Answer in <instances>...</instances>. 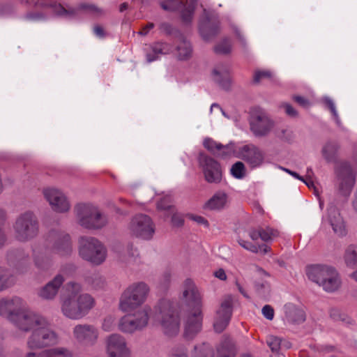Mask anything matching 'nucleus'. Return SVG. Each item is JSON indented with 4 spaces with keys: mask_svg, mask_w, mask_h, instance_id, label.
I'll list each match as a JSON object with an SVG mask.
<instances>
[{
    "mask_svg": "<svg viewBox=\"0 0 357 357\" xmlns=\"http://www.w3.org/2000/svg\"><path fill=\"white\" fill-rule=\"evenodd\" d=\"M183 299L190 308L184 318L183 335L187 340H192L202 330L203 316L200 294L190 279L183 283Z\"/></svg>",
    "mask_w": 357,
    "mask_h": 357,
    "instance_id": "f257e3e1",
    "label": "nucleus"
},
{
    "mask_svg": "<svg viewBox=\"0 0 357 357\" xmlns=\"http://www.w3.org/2000/svg\"><path fill=\"white\" fill-rule=\"evenodd\" d=\"M67 291L61 305L62 313L70 319L83 318L94 307V298L89 294H81L82 286L76 282L68 283Z\"/></svg>",
    "mask_w": 357,
    "mask_h": 357,
    "instance_id": "f03ea898",
    "label": "nucleus"
},
{
    "mask_svg": "<svg viewBox=\"0 0 357 357\" xmlns=\"http://www.w3.org/2000/svg\"><path fill=\"white\" fill-rule=\"evenodd\" d=\"M28 328L21 329L23 331L33 330L28 340V347L31 349L50 347L58 343L56 333L49 328L48 321L43 317L36 313L27 321Z\"/></svg>",
    "mask_w": 357,
    "mask_h": 357,
    "instance_id": "7ed1b4c3",
    "label": "nucleus"
},
{
    "mask_svg": "<svg viewBox=\"0 0 357 357\" xmlns=\"http://www.w3.org/2000/svg\"><path fill=\"white\" fill-rule=\"evenodd\" d=\"M34 312L26 307V303L20 297L0 299V315L6 317L19 329H27V321Z\"/></svg>",
    "mask_w": 357,
    "mask_h": 357,
    "instance_id": "20e7f679",
    "label": "nucleus"
},
{
    "mask_svg": "<svg viewBox=\"0 0 357 357\" xmlns=\"http://www.w3.org/2000/svg\"><path fill=\"white\" fill-rule=\"evenodd\" d=\"M155 319L162 328L163 333L169 337L176 335L180 329V318L175 304L162 299L155 307Z\"/></svg>",
    "mask_w": 357,
    "mask_h": 357,
    "instance_id": "39448f33",
    "label": "nucleus"
},
{
    "mask_svg": "<svg viewBox=\"0 0 357 357\" xmlns=\"http://www.w3.org/2000/svg\"><path fill=\"white\" fill-rule=\"evenodd\" d=\"M75 211L79 224L86 229L98 230L109 223L108 215L92 204H78Z\"/></svg>",
    "mask_w": 357,
    "mask_h": 357,
    "instance_id": "423d86ee",
    "label": "nucleus"
},
{
    "mask_svg": "<svg viewBox=\"0 0 357 357\" xmlns=\"http://www.w3.org/2000/svg\"><path fill=\"white\" fill-rule=\"evenodd\" d=\"M149 288L144 282H135L128 287L120 298L119 308L128 312L140 306L146 300Z\"/></svg>",
    "mask_w": 357,
    "mask_h": 357,
    "instance_id": "0eeeda50",
    "label": "nucleus"
},
{
    "mask_svg": "<svg viewBox=\"0 0 357 357\" xmlns=\"http://www.w3.org/2000/svg\"><path fill=\"white\" fill-rule=\"evenodd\" d=\"M15 238L20 242H27L36 238L39 233V222L31 211L20 215L13 225Z\"/></svg>",
    "mask_w": 357,
    "mask_h": 357,
    "instance_id": "6e6552de",
    "label": "nucleus"
},
{
    "mask_svg": "<svg viewBox=\"0 0 357 357\" xmlns=\"http://www.w3.org/2000/svg\"><path fill=\"white\" fill-rule=\"evenodd\" d=\"M79 254L83 259L99 265L105 260L107 251L103 244L97 238L82 236L79 239Z\"/></svg>",
    "mask_w": 357,
    "mask_h": 357,
    "instance_id": "1a4fd4ad",
    "label": "nucleus"
},
{
    "mask_svg": "<svg viewBox=\"0 0 357 357\" xmlns=\"http://www.w3.org/2000/svg\"><path fill=\"white\" fill-rule=\"evenodd\" d=\"M149 311V307H144L135 313L122 317L118 324L119 331L129 334L142 331L148 325Z\"/></svg>",
    "mask_w": 357,
    "mask_h": 357,
    "instance_id": "9d476101",
    "label": "nucleus"
},
{
    "mask_svg": "<svg viewBox=\"0 0 357 357\" xmlns=\"http://www.w3.org/2000/svg\"><path fill=\"white\" fill-rule=\"evenodd\" d=\"M335 173L339 192L344 197L349 196L356 182V172L351 164L347 161L339 162L335 168Z\"/></svg>",
    "mask_w": 357,
    "mask_h": 357,
    "instance_id": "9b49d317",
    "label": "nucleus"
},
{
    "mask_svg": "<svg viewBox=\"0 0 357 357\" xmlns=\"http://www.w3.org/2000/svg\"><path fill=\"white\" fill-rule=\"evenodd\" d=\"M199 167L204 179L209 183H219L222 178V169L220 164L214 158L200 153L198 157Z\"/></svg>",
    "mask_w": 357,
    "mask_h": 357,
    "instance_id": "f8f14e48",
    "label": "nucleus"
},
{
    "mask_svg": "<svg viewBox=\"0 0 357 357\" xmlns=\"http://www.w3.org/2000/svg\"><path fill=\"white\" fill-rule=\"evenodd\" d=\"M47 241L51 245L52 251L59 255H69L72 252L70 236L65 231L52 230Z\"/></svg>",
    "mask_w": 357,
    "mask_h": 357,
    "instance_id": "ddd939ff",
    "label": "nucleus"
},
{
    "mask_svg": "<svg viewBox=\"0 0 357 357\" xmlns=\"http://www.w3.org/2000/svg\"><path fill=\"white\" fill-rule=\"evenodd\" d=\"M130 230L134 236L146 240L151 238L155 231L151 219L144 214H137L132 219Z\"/></svg>",
    "mask_w": 357,
    "mask_h": 357,
    "instance_id": "4468645a",
    "label": "nucleus"
},
{
    "mask_svg": "<svg viewBox=\"0 0 357 357\" xmlns=\"http://www.w3.org/2000/svg\"><path fill=\"white\" fill-rule=\"evenodd\" d=\"M250 130L255 137L267 136L274 127V122L263 112L253 113L250 119Z\"/></svg>",
    "mask_w": 357,
    "mask_h": 357,
    "instance_id": "2eb2a0df",
    "label": "nucleus"
},
{
    "mask_svg": "<svg viewBox=\"0 0 357 357\" xmlns=\"http://www.w3.org/2000/svg\"><path fill=\"white\" fill-rule=\"evenodd\" d=\"M43 195L52 209L57 213H66L70 208V204L63 192L55 188H47Z\"/></svg>",
    "mask_w": 357,
    "mask_h": 357,
    "instance_id": "dca6fc26",
    "label": "nucleus"
},
{
    "mask_svg": "<svg viewBox=\"0 0 357 357\" xmlns=\"http://www.w3.org/2000/svg\"><path fill=\"white\" fill-rule=\"evenodd\" d=\"M238 157L244 160L251 168L261 166L264 160V152L252 144L239 148Z\"/></svg>",
    "mask_w": 357,
    "mask_h": 357,
    "instance_id": "f3484780",
    "label": "nucleus"
},
{
    "mask_svg": "<svg viewBox=\"0 0 357 357\" xmlns=\"http://www.w3.org/2000/svg\"><path fill=\"white\" fill-rule=\"evenodd\" d=\"M231 315L232 299L230 296H227L222 301L220 308L217 310L213 323L215 332L220 333L226 328L230 321Z\"/></svg>",
    "mask_w": 357,
    "mask_h": 357,
    "instance_id": "a211bd4d",
    "label": "nucleus"
},
{
    "mask_svg": "<svg viewBox=\"0 0 357 357\" xmlns=\"http://www.w3.org/2000/svg\"><path fill=\"white\" fill-rule=\"evenodd\" d=\"M109 357H130V351L125 338L119 334H112L107 340Z\"/></svg>",
    "mask_w": 357,
    "mask_h": 357,
    "instance_id": "6ab92c4d",
    "label": "nucleus"
},
{
    "mask_svg": "<svg viewBox=\"0 0 357 357\" xmlns=\"http://www.w3.org/2000/svg\"><path fill=\"white\" fill-rule=\"evenodd\" d=\"M73 336L76 340L84 345H93L98 337V331L93 325L77 324L73 328Z\"/></svg>",
    "mask_w": 357,
    "mask_h": 357,
    "instance_id": "aec40b11",
    "label": "nucleus"
},
{
    "mask_svg": "<svg viewBox=\"0 0 357 357\" xmlns=\"http://www.w3.org/2000/svg\"><path fill=\"white\" fill-rule=\"evenodd\" d=\"M7 259L9 264L20 273H26L31 265L29 253L22 249L9 251Z\"/></svg>",
    "mask_w": 357,
    "mask_h": 357,
    "instance_id": "412c9836",
    "label": "nucleus"
},
{
    "mask_svg": "<svg viewBox=\"0 0 357 357\" xmlns=\"http://www.w3.org/2000/svg\"><path fill=\"white\" fill-rule=\"evenodd\" d=\"M199 31L205 40L215 37L220 31V21L218 16L206 14L204 19L200 22Z\"/></svg>",
    "mask_w": 357,
    "mask_h": 357,
    "instance_id": "4be33fe9",
    "label": "nucleus"
},
{
    "mask_svg": "<svg viewBox=\"0 0 357 357\" xmlns=\"http://www.w3.org/2000/svg\"><path fill=\"white\" fill-rule=\"evenodd\" d=\"M333 268V266L326 264H312L306 266L305 273L310 280L321 286Z\"/></svg>",
    "mask_w": 357,
    "mask_h": 357,
    "instance_id": "5701e85b",
    "label": "nucleus"
},
{
    "mask_svg": "<svg viewBox=\"0 0 357 357\" xmlns=\"http://www.w3.org/2000/svg\"><path fill=\"white\" fill-rule=\"evenodd\" d=\"M178 38L174 40L175 55L179 61H188L191 59L193 48L191 43L181 32H177Z\"/></svg>",
    "mask_w": 357,
    "mask_h": 357,
    "instance_id": "b1692460",
    "label": "nucleus"
},
{
    "mask_svg": "<svg viewBox=\"0 0 357 357\" xmlns=\"http://www.w3.org/2000/svg\"><path fill=\"white\" fill-rule=\"evenodd\" d=\"M327 220L331 226L334 233L339 236L347 234L344 222L339 211L335 206H331L327 208Z\"/></svg>",
    "mask_w": 357,
    "mask_h": 357,
    "instance_id": "393cba45",
    "label": "nucleus"
},
{
    "mask_svg": "<svg viewBox=\"0 0 357 357\" xmlns=\"http://www.w3.org/2000/svg\"><path fill=\"white\" fill-rule=\"evenodd\" d=\"M65 279L61 274L56 275L52 280L43 287L38 292L40 298L45 300L53 299L57 294Z\"/></svg>",
    "mask_w": 357,
    "mask_h": 357,
    "instance_id": "a878e982",
    "label": "nucleus"
},
{
    "mask_svg": "<svg viewBox=\"0 0 357 357\" xmlns=\"http://www.w3.org/2000/svg\"><path fill=\"white\" fill-rule=\"evenodd\" d=\"M284 320L291 324H301L305 320V312L296 305L289 303L284 305Z\"/></svg>",
    "mask_w": 357,
    "mask_h": 357,
    "instance_id": "bb28decb",
    "label": "nucleus"
},
{
    "mask_svg": "<svg viewBox=\"0 0 357 357\" xmlns=\"http://www.w3.org/2000/svg\"><path fill=\"white\" fill-rule=\"evenodd\" d=\"M172 50V46L167 43H155L151 46V52L146 54L147 61H154L158 59L159 55L169 54Z\"/></svg>",
    "mask_w": 357,
    "mask_h": 357,
    "instance_id": "cd10ccee",
    "label": "nucleus"
},
{
    "mask_svg": "<svg viewBox=\"0 0 357 357\" xmlns=\"http://www.w3.org/2000/svg\"><path fill=\"white\" fill-rule=\"evenodd\" d=\"M33 258L35 266L42 272L47 271L53 264V260L49 255L33 251Z\"/></svg>",
    "mask_w": 357,
    "mask_h": 357,
    "instance_id": "c85d7f7f",
    "label": "nucleus"
},
{
    "mask_svg": "<svg viewBox=\"0 0 357 357\" xmlns=\"http://www.w3.org/2000/svg\"><path fill=\"white\" fill-rule=\"evenodd\" d=\"M341 284V280L339 275L335 268L331 271L321 287L328 292H333L338 289Z\"/></svg>",
    "mask_w": 357,
    "mask_h": 357,
    "instance_id": "c756f323",
    "label": "nucleus"
},
{
    "mask_svg": "<svg viewBox=\"0 0 357 357\" xmlns=\"http://www.w3.org/2000/svg\"><path fill=\"white\" fill-rule=\"evenodd\" d=\"M214 81L224 90L228 91L231 86V79L226 69L215 68L213 70Z\"/></svg>",
    "mask_w": 357,
    "mask_h": 357,
    "instance_id": "7c9ffc66",
    "label": "nucleus"
},
{
    "mask_svg": "<svg viewBox=\"0 0 357 357\" xmlns=\"http://www.w3.org/2000/svg\"><path fill=\"white\" fill-rule=\"evenodd\" d=\"M218 357H234L236 349L234 342L229 337L223 339L217 347Z\"/></svg>",
    "mask_w": 357,
    "mask_h": 357,
    "instance_id": "2f4dec72",
    "label": "nucleus"
},
{
    "mask_svg": "<svg viewBox=\"0 0 357 357\" xmlns=\"http://www.w3.org/2000/svg\"><path fill=\"white\" fill-rule=\"evenodd\" d=\"M227 196L222 191L217 192L213 196L208 200L204 204L205 209L218 210L224 207L227 202Z\"/></svg>",
    "mask_w": 357,
    "mask_h": 357,
    "instance_id": "473e14b6",
    "label": "nucleus"
},
{
    "mask_svg": "<svg viewBox=\"0 0 357 357\" xmlns=\"http://www.w3.org/2000/svg\"><path fill=\"white\" fill-rule=\"evenodd\" d=\"M339 145L335 142H327L322 149V155L328 162H334L337 158Z\"/></svg>",
    "mask_w": 357,
    "mask_h": 357,
    "instance_id": "72a5a7b5",
    "label": "nucleus"
},
{
    "mask_svg": "<svg viewBox=\"0 0 357 357\" xmlns=\"http://www.w3.org/2000/svg\"><path fill=\"white\" fill-rule=\"evenodd\" d=\"M192 357H214V350L208 343L195 345L192 352Z\"/></svg>",
    "mask_w": 357,
    "mask_h": 357,
    "instance_id": "f704fd0d",
    "label": "nucleus"
},
{
    "mask_svg": "<svg viewBox=\"0 0 357 357\" xmlns=\"http://www.w3.org/2000/svg\"><path fill=\"white\" fill-rule=\"evenodd\" d=\"M254 287L259 297L266 300L270 296L271 286L267 281H255Z\"/></svg>",
    "mask_w": 357,
    "mask_h": 357,
    "instance_id": "c9c22d12",
    "label": "nucleus"
},
{
    "mask_svg": "<svg viewBox=\"0 0 357 357\" xmlns=\"http://www.w3.org/2000/svg\"><path fill=\"white\" fill-rule=\"evenodd\" d=\"M14 282L11 273L7 269L0 268V291L9 288Z\"/></svg>",
    "mask_w": 357,
    "mask_h": 357,
    "instance_id": "e433bc0d",
    "label": "nucleus"
},
{
    "mask_svg": "<svg viewBox=\"0 0 357 357\" xmlns=\"http://www.w3.org/2000/svg\"><path fill=\"white\" fill-rule=\"evenodd\" d=\"M77 10L85 11L96 17L100 16L104 13L102 9L98 8L96 5L84 2L79 3L77 6Z\"/></svg>",
    "mask_w": 357,
    "mask_h": 357,
    "instance_id": "4c0bfd02",
    "label": "nucleus"
},
{
    "mask_svg": "<svg viewBox=\"0 0 357 357\" xmlns=\"http://www.w3.org/2000/svg\"><path fill=\"white\" fill-rule=\"evenodd\" d=\"M344 259L348 266L354 267L357 266V246L350 245L347 248Z\"/></svg>",
    "mask_w": 357,
    "mask_h": 357,
    "instance_id": "58836bf2",
    "label": "nucleus"
},
{
    "mask_svg": "<svg viewBox=\"0 0 357 357\" xmlns=\"http://www.w3.org/2000/svg\"><path fill=\"white\" fill-rule=\"evenodd\" d=\"M52 11L58 16L73 17L76 15L75 9H66L61 4L54 3L52 5Z\"/></svg>",
    "mask_w": 357,
    "mask_h": 357,
    "instance_id": "ea45409f",
    "label": "nucleus"
},
{
    "mask_svg": "<svg viewBox=\"0 0 357 357\" xmlns=\"http://www.w3.org/2000/svg\"><path fill=\"white\" fill-rule=\"evenodd\" d=\"M87 282L96 289H102L106 285L105 278L98 274H93L91 276L89 277Z\"/></svg>",
    "mask_w": 357,
    "mask_h": 357,
    "instance_id": "a19ab883",
    "label": "nucleus"
},
{
    "mask_svg": "<svg viewBox=\"0 0 357 357\" xmlns=\"http://www.w3.org/2000/svg\"><path fill=\"white\" fill-rule=\"evenodd\" d=\"M230 172L234 178L241 179L245 176L246 170L244 164L238 161L231 166Z\"/></svg>",
    "mask_w": 357,
    "mask_h": 357,
    "instance_id": "79ce46f5",
    "label": "nucleus"
},
{
    "mask_svg": "<svg viewBox=\"0 0 357 357\" xmlns=\"http://www.w3.org/2000/svg\"><path fill=\"white\" fill-rule=\"evenodd\" d=\"M160 5L161 8L166 11H173L184 7L183 3L182 1H178L177 0H165L161 1Z\"/></svg>",
    "mask_w": 357,
    "mask_h": 357,
    "instance_id": "37998d69",
    "label": "nucleus"
},
{
    "mask_svg": "<svg viewBox=\"0 0 357 357\" xmlns=\"http://www.w3.org/2000/svg\"><path fill=\"white\" fill-rule=\"evenodd\" d=\"M203 145L208 151L214 155H217L218 151H220L222 148V144L215 142L211 138H206L204 140Z\"/></svg>",
    "mask_w": 357,
    "mask_h": 357,
    "instance_id": "c03bdc74",
    "label": "nucleus"
},
{
    "mask_svg": "<svg viewBox=\"0 0 357 357\" xmlns=\"http://www.w3.org/2000/svg\"><path fill=\"white\" fill-rule=\"evenodd\" d=\"M172 271L170 269H166L158 280V287L162 290H166L171 283Z\"/></svg>",
    "mask_w": 357,
    "mask_h": 357,
    "instance_id": "a18cd8bd",
    "label": "nucleus"
},
{
    "mask_svg": "<svg viewBox=\"0 0 357 357\" xmlns=\"http://www.w3.org/2000/svg\"><path fill=\"white\" fill-rule=\"evenodd\" d=\"M330 317L335 321L350 324V318L338 309L333 308L330 310Z\"/></svg>",
    "mask_w": 357,
    "mask_h": 357,
    "instance_id": "49530a36",
    "label": "nucleus"
},
{
    "mask_svg": "<svg viewBox=\"0 0 357 357\" xmlns=\"http://www.w3.org/2000/svg\"><path fill=\"white\" fill-rule=\"evenodd\" d=\"M231 48L230 40L225 38L214 47V50L217 54H227L231 52Z\"/></svg>",
    "mask_w": 357,
    "mask_h": 357,
    "instance_id": "de8ad7c7",
    "label": "nucleus"
},
{
    "mask_svg": "<svg viewBox=\"0 0 357 357\" xmlns=\"http://www.w3.org/2000/svg\"><path fill=\"white\" fill-rule=\"evenodd\" d=\"M169 357H188V349L183 344H177L172 348Z\"/></svg>",
    "mask_w": 357,
    "mask_h": 357,
    "instance_id": "09e8293b",
    "label": "nucleus"
},
{
    "mask_svg": "<svg viewBox=\"0 0 357 357\" xmlns=\"http://www.w3.org/2000/svg\"><path fill=\"white\" fill-rule=\"evenodd\" d=\"M52 357H73V352L65 347H56L49 349Z\"/></svg>",
    "mask_w": 357,
    "mask_h": 357,
    "instance_id": "8fccbe9b",
    "label": "nucleus"
},
{
    "mask_svg": "<svg viewBox=\"0 0 357 357\" xmlns=\"http://www.w3.org/2000/svg\"><path fill=\"white\" fill-rule=\"evenodd\" d=\"M160 30L167 35L174 36L175 40L178 38L177 32H180L178 30L174 29L172 24L167 22H162L159 26Z\"/></svg>",
    "mask_w": 357,
    "mask_h": 357,
    "instance_id": "3c124183",
    "label": "nucleus"
},
{
    "mask_svg": "<svg viewBox=\"0 0 357 357\" xmlns=\"http://www.w3.org/2000/svg\"><path fill=\"white\" fill-rule=\"evenodd\" d=\"M266 342L273 352H277L280 350V345H281L280 337L271 335L268 337Z\"/></svg>",
    "mask_w": 357,
    "mask_h": 357,
    "instance_id": "603ef678",
    "label": "nucleus"
},
{
    "mask_svg": "<svg viewBox=\"0 0 357 357\" xmlns=\"http://www.w3.org/2000/svg\"><path fill=\"white\" fill-rule=\"evenodd\" d=\"M275 134L277 137L283 141L290 142L292 139V132L287 128H278Z\"/></svg>",
    "mask_w": 357,
    "mask_h": 357,
    "instance_id": "864d4df0",
    "label": "nucleus"
},
{
    "mask_svg": "<svg viewBox=\"0 0 357 357\" xmlns=\"http://www.w3.org/2000/svg\"><path fill=\"white\" fill-rule=\"evenodd\" d=\"M324 102L325 103V105H326V107L330 109L331 112L332 113L333 117H334V119L335 121V122L337 123V125H340V119L339 118V116L337 114V110H336V108H335V105L332 99H331L330 98H325L324 100Z\"/></svg>",
    "mask_w": 357,
    "mask_h": 357,
    "instance_id": "5fc2aeb1",
    "label": "nucleus"
},
{
    "mask_svg": "<svg viewBox=\"0 0 357 357\" xmlns=\"http://www.w3.org/2000/svg\"><path fill=\"white\" fill-rule=\"evenodd\" d=\"M259 229L261 234L260 238L265 242L271 241L273 236H276V231L270 227L266 229L260 227Z\"/></svg>",
    "mask_w": 357,
    "mask_h": 357,
    "instance_id": "6e6d98bb",
    "label": "nucleus"
},
{
    "mask_svg": "<svg viewBox=\"0 0 357 357\" xmlns=\"http://www.w3.org/2000/svg\"><path fill=\"white\" fill-rule=\"evenodd\" d=\"M238 243L244 249H245L247 250H249V251H250L252 252H254V253H257L258 252H259V250L261 248L260 246L255 245V244H253L251 242L246 241L243 240L241 238H239L238 240Z\"/></svg>",
    "mask_w": 357,
    "mask_h": 357,
    "instance_id": "4d7b16f0",
    "label": "nucleus"
},
{
    "mask_svg": "<svg viewBox=\"0 0 357 357\" xmlns=\"http://www.w3.org/2000/svg\"><path fill=\"white\" fill-rule=\"evenodd\" d=\"M217 156L225 158L233 153V146L231 144L222 145L220 151H218Z\"/></svg>",
    "mask_w": 357,
    "mask_h": 357,
    "instance_id": "13d9d810",
    "label": "nucleus"
},
{
    "mask_svg": "<svg viewBox=\"0 0 357 357\" xmlns=\"http://www.w3.org/2000/svg\"><path fill=\"white\" fill-rule=\"evenodd\" d=\"M157 208L159 210H164V211H170L172 213H173V207L172 205L169 203V199L167 198H162L157 203Z\"/></svg>",
    "mask_w": 357,
    "mask_h": 357,
    "instance_id": "bf43d9fd",
    "label": "nucleus"
},
{
    "mask_svg": "<svg viewBox=\"0 0 357 357\" xmlns=\"http://www.w3.org/2000/svg\"><path fill=\"white\" fill-rule=\"evenodd\" d=\"M194 10L191 8H185L181 12L182 20L185 23H190L192 20Z\"/></svg>",
    "mask_w": 357,
    "mask_h": 357,
    "instance_id": "052dcab7",
    "label": "nucleus"
},
{
    "mask_svg": "<svg viewBox=\"0 0 357 357\" xmlns=\"http://www.w3.org/2000/svg\"><path fill=\"white\" fill-rule=\"evenodd\" d=\"M114 318L112 316L105 317L102 323V329L105 331H110L113 330L114 326Z\"/></svg>",
    "mask_w": 357,
    "mask_h": 357,
    "instance_id": "680f3d73",
    "label": "nucleus"
},
{
    "mask_svg": "<svg viewBox=\"0 0 357 357\" xmlns=\"http://www.w3.org/2000/svg\"><path fill=\"white\" fill-rule=\"evenodd\" d=\"M188 217L190 219L196 222L199 225H202L206 228L209 227L208 221L205 218H204L201 215L190 214L188 215Z\"/></svg>",
    "mask_w": 357,
    "mask_h": 357,
    "instance_id": "e2e57ef3",
    "label": "nucleus"
},
{
    "mask_svg": "<svg viewBox=\"0 0 357 357\" xmlns=\"http://www.w3.org/2000/svg\"><path fill=\"white\" fill-rule=\"evenodd\" d=\"M172 223L173 226L180 227L183 226L184 223V219L182 215L178 213H173L172 216Z\"/></svg>",
    "mask_w": 357,
    "mask_h": 357,
    "instance_id": "0e129e2a",
    "label": "nucleus"
},
{
    "mask_svg": "<svg viewBox=\"0 0 357 357\" xmlns=\"http://www.w3.org/2000/svg\"><path fill=\"white\" fill-rule=\"evenodd\" d=\"M271 73L268 70L257 71L255 73L253 81L255 83H259L260 80L265 77H270Z\"/></svg>",
    "mask_w": 357,
    "mask_h": 357,
    "instance_id": "69168bd1",
    "label": "nucleus"
},
{
    "mask_svg": "<svg viewBox=\"0 0 357 357\" xmlns=\"http://www.w3.org/2000/svg\"><path fill=\"white\" fill-rule=\"evenodd\" d=\"M262 314L268 320H272L274 317L273 308L268 305H266L262 308Z\"/></svg>",
    "mask_w": 357,
    "mask_h": 357,
    "instance_id": "338daca9",
    "label": "nucleus"
},
{
    "mask_svg": "<svg viewBox=\"0 0 357 357\" xmlns=\"http://www.w3.org/2000/svg\"><path fill=\"white\" fill-rule=\"evenodd\" d=\"M26 357H52L49 349L44 350L38 354L29 353Z\"/></svg>",
    "mask_w": 357,
    "mask_h": 357,
    "instance_id": "774afa93",
    "label": "nucleus"
}]
</instances>
